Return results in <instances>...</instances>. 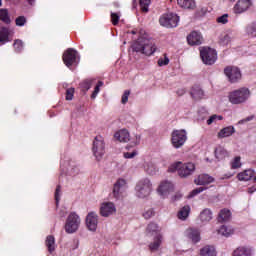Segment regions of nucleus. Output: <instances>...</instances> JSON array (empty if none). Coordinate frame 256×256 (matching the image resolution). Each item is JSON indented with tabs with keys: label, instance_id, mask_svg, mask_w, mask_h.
Returning <instances> with one entry per match:
<instances>
[{
	"label": "nucleus",
	"instance_id": "nucleus-42",
	"mask_svg": "<svg viewBox=\"0 0 256 256\" xmlns=\"http://www.w3.org/2000/svg\"><path fill=\"white\" fill-rule=\"evenodd\" d=\"M149 5H151V0H140V7L143 13H147L149 11Z\"/></svg>",
	"mask_w": 256,
	"mask_h": 256
},
{
	"label": "nucleus",
	"instance_id": "nucleus-49",
	"mask_svg": "<svg viewBox=\"0 0 256 256\" xmlns=\"http://www.w3.org/2000/svg\"><path fill=\"white\" fill-rule=\"evenodd\" d=\"M14 49L15 51H17V53H20V51H23V41L15 40Z\"/></svg>",
	"mask_w": 256,
	"mask_h": 256
},
{
	"label": "nucleus",
	"instance_id": "nucleus-26",
	"mask_svg": "<svg viewBox=\"0 0 256 256\" xmlns=\"http://www.w3.org/2000/svg\"><path fill=\"white\" fill-rule=\"evenodd\" d=\"M234 133H235V127L228 126V127L222 128L218 132L217 137H218V139H225L227 137H231Z\"/></svg>",
	"mask_w": 256,
	"mask_h": 256
},
{
	"label": "nucleus",
	"instance_id": "nucleus-50",
	"mask_svg": "<svg viewBox=\"0 0 256 256\" xmlns=\"http://www.w3.org/2000/svg\"><path fill=\"white\" fill-rule=\"evenodd\" d=\"M129 95H131V91L125 90L122 95V99H121V103L123 105H125L127 103V101H129Z\"/></svg>",
	"mask_w": 256,
	"mask_h": 256
},
{
	"label": "nucleus",
	"instance_id": "nucleus-7",
	"mask_svg": "<svg viewBox=\"0 0 256 256\" xmlns=\"http://www.w3.org/2000/svg\"><path fill=\"white\" fill-rule=\"evenodd\" d=\"M187 142V131L185 129L174 130L171 133V143L175 149H181Z\"/></svg>",
	"mask_w": 256,
	"mask_h": 256
},
{
	"label": "nucleus",
	"instance_id": "nucleus-27",
	"mask_svg": "<svg viewBox=\"0 0 256 256\" xmlns=\"http://www.w3.org/2000/svg\"><path fill=\"white\" fill-rule=\"evenodd\" d=\"M199 219L202 223H209L213 219V211L209 208H205L200 212Z\"/></svg>",
	"mask_w": 256,
	"mask_h": 256
},
{
	"label": "nucleus",
	"instance_id": "nucleus-40",
	"mask_svg": "<svg viewBox=\"0 0 256 256\" xmlns=\"http://www.w3.org/2000/svg\"><path fill=\"white\" fill-rule=\"evenodd\" d=\"M147 233L150 235H159V226L156 223H150L147 227Z\"/></svg>",
	"mask_w": 256,
	"mask_h": 256
},
{
	"label": "nucleus",
	"instance_id": "nucleus-33",
	"mask_svg": "<svg viewBox=\"0 0 256 256\" xmlns=\"http://www.w3.org/2000/svg\"><path fill=\"white\" fill-rule=\"evenodd\" d=\"M215 157H216V159H218V161H223V159H225V157H227V150H225V148H223L221 146L216 148Z\"/></svg>",
	"mask_w": 256,
	"mask_h": 256
},
{
	"label": "nucleus",
	"instance_id": "nucleus-32",
	"mask_svg": "<svg viewBox=\"0 0 256 256\" xmlns=\"http://www.w3.org/2000/svg\"><path fill=\"white\" fill-rule=\"evenodd\" d=\"M190 213H191V207L189 205H186L179 210L178 219H180L181 221H185L187 217H189Z\"/></svg>",
	"mask_w": 256,
	"mask_h": 256
},
{
	"label": "nucleus",
	"instance_id": "nucleus-21",
	"mask_svg": "<svg viewBox=\"0 0 256 256\" xmlns=\"http://www.w3.org/2000/svg\"><path fill=\"white\" fill-rule=\"evenodd\" d=\"M114 138L116 141H120V143H127L131 139V136L129 131L122 129L114 134Z\"/></svg>",
	"mask_w": 256,
	"mask_h": 256
},
{
	"label": "nucleus",
	"instance_id": "nucleus-60",
	"mask_svg": "<svg viewBox=\"0 0 256 256\" xmlns=\"http://www.w3.org/2000/svg\"><path fill=\"white\" fill-rule=\"evenodd\" d=\"M137 33H139V30L138 29H134L131 31V34L132 35H137Z\"/></svg>",
	"mask_w": 256,
	"mask_h": 256
},
{
	"label": "nucleus",
	"instance_id": "nucleus-55",
	"mask_svg": "<svg viewBox=\"0 0 256 256\" xmlns=\"http://www.w3.org/2000/svg\"><path fill=\"white\" fill-rule=\"evenodd\" d=\"M158 65H159V67H163L165 65H169V58L167 56H165L164 58H160L158 60Z\"/></svg>",
	"mask_w": 256,
	"mask_h": 256
},
{
	"label": "nucleus",
	"instance_id": "nucleus-23",
	"mask_svg": "<svg viewBox=\"0 0 256 256\" xmlns=\"http://www.w3.org/2000/svg\"><path fill=\"white\" fill-rule=\"evenodd\" d=\"M253 177H255V170L253 169L244 170L243 172H240L237 175V179L239 181H251Z\"/></svg>",
	"mask_w": 256,
	"mask_h": 256
},
{
	"label": "nucleus",
	"instance_id": "nucleus-52",
	"mask_svg": "<svg viewBox=\"0 0 256 256\" xmlns=\"http://www.w3.org/2000/svg\"><path fill=\"white\" fill-rule=\"evenodd\" d=\"M60 199H61V186H57L56 191H55L56 205H59Z\"/></svg>",
	"mask_w": 256,
	"mask_h": 256
},
{
	"label": "nucleus",
	"instance_id": "nucleus-4",
	"mask_svg": "<svg viewBox=\"0 0 256 256\" xmlns=\"http://www.w3.org/2000/svg\"><path fill=\"white\" fill-rule=\"evenodd\" d=\"M169 173H175L178 171V175L180 177H189V175H193L195 171V164L193 163H186L182 164L181 162H176L171 164L168 168Z\"/></svg>",
	"mask_w": 256,
	"mask_h": 256
},
{
	"label": "nucleus",
	"instance_id": "nucleus-11",
	"mask_svg": "<svg viewBox=\"0 0 256 256\" xmlns=\"http://www.w3.org/2000/svg\"><path fill=\"white\" fill-rule=\"evenodd\" d=\"M173 191H175V186L172 182L167 180L162 181L157 189V193L162 197V199H167L169 194L173 193Z\"/></svg>",
	"mask_w": 256,
	"mask_h": 256
},
{
	"label": "nucleus",
	"instance_id": "nucleus-39",
	"mask_svg": "<svg viewBox=\"0 0 256 256\" xmlns=\"http://www.w3.org/2000/svg\"><path fill=\"white\" fill-rule=\"evenodd\" d=\"M0 21H3V23L6 24L11 23V18H9V12L7 11V9L0 10Z\"/></svg>",
	"mask_w": 256,
	"mask_h": 256
},
{
	"label": "nucleus",
	"instance_id": "nucleus-24",
	"mask_svg": "<svg viewBox=\"0 0 256 256\" xmlns=\"http://www.w3.org/2000/svg\"><path fill=\"white\" fill-rule=\"evenodd\" d=\"M215 179L208 174H201L195 180V185H209V183H213Z\"/></svg>",
	"mask_w": 256,
	"mask_h": 256
},
{
	"label": "nucleus",
	"instance_id": "nucleus-56",
	"mask_svg": "<svg viewBox=\"0 0 256 256\" xmlns=\"http://www.w3.org/2000/svg\"><path fill=\"white\" fill-rule=\"evenodd\" d=\"M153 215H155V211L153 209H149L143 214V217L144 219H151Z\"/></svg>",
	"mask_w": 256,
	"mask_h": 256
},
{
	"label": "nucleus",
	"instance_id": "nucleus-1",
	"mask_svg": "<svg viewBox=\"0 0 256 256\" xmlns=\"http://www.w3.org/2000/svg\"><path fill=\"white\" fill-rule=\"evenodd\" d=\"M133 51L136 53H141L142 55H147L148 57L153 55L155 51H157V47L155 46V42L149 38L140 37L133 44Z\"/></svg>",
	"mask_w": 256,
	"mask_h": 256
},
{
	"label": "nucleus",
	"instance_id": "nucleus-8",
	"mask_svg": "<svg viewBox=\"0 0 256 256\" xmlns=\"http://www.w3.org/2000/svg\"><path fill=\"white\" fill-rule=\"evenodd\" d=\"M159 23L162 27L172 29L173 27H177V25H179V16L174 13L164 14L160 17Z\"/></svg>",
	"mask_w": 256,
	"mask_h": 256
},
{
	"label": "nucleus",
	"instance_id": "nucleus-29",
	"mask_svg": "<svg viewBox=\"0 0 256 256\" xmlns=\"http://www.w3.org/2000/svg\"><path fill=\"white\" fill-rule=\"evenodd\" d=\"M219 223H227V221H231V210L222 209L218 215Z\"/></svg>",
	"mask_w": 256,
	"mask_h": 256
},
{
	"label": "nucleus",
	"instance_id": "nucleus-61",
	"mask_svg": "<svg viewBox=\"0 0 256 256\" xmlns=\"http://www.w3.org/2000/svg\"><path fill=\"white\" fill-rule=\"evenodd\" d=\"M28 3H30V5H33V3H35V0H27Z\"/></svg>",
	"mask_w": 256,
	"mask_h": 256
},
{
	"label": "nucleus",
	"instance_id": "nucleus-59",
	"mask_svg": "<svg viewBox=\"0 0 256 256\" xmlns=\"http://www.w3.org/2000/svg\"><path fill=\"white\" fill-rule=\"evenodd\" d=\"M183 253H187V250H176V255H183Z\"/></svg>",
	"mask_w": 256,
	"mask_h": 256
},
{
	"label": "nucleus",
	"instance_id": "nucleus-31",
	"mask_svg": "<svg viewBox=\"0 0 256 256\" xmlns=\"http://www.w3.org/2000/svg\"><path fill=\"white\" fill-rule=\"evenodd\" d=\"M179 7L182 9H195V0H177Z\"/></svg>",
	"mask_w": 256,
	"mask_h": 256
},
{
	"label": "nucleus",
	"instance_id": "nucleus-43",
	"mask_svg": "<svg viewBox=\"0 0 256 256\" xmlns=\"http://www.w3.org/2000/svg\"><path fill=\"white\" fill-rule=\"evenodd\" d=\"M221 120H223V116L214 114L207 120V125H212V123H217V121Z\"/></svg>",
	"mask_w": 256,
	"mask_h": 256
},
{
	"label": "nucleus",
	"instance_id": "nucleus-48",
	"mask_svg": "<svg viewBox=\"0 0 256 256\" xmlns=\"http://www.w3.org/2000/svg\"><path fill=\"white\" fill-rule=\"evenodd\" d=\"M15 21L17 27H23L25 23H27V18H25V16H19Z\"/></svg>",
	"mask_w": 256,
	"mask_h": 256
},
{
	"label": "nucleus",
	"instance_id": "nucleus-9",
	"mask_svg": "<svg viewBox=\"0 0 256 256\" xmlns=\"http://www.w3.org/2000/svg\"><path fill=\"white\" fill-rule=\"evenodd\" d=\"M200 57L205 65H213L217 61V51L204 47L200 50Z\"/></svg>",
	"mask_w": 256,
	"mask_h": 256
},
{
	"label": "nucleus",
	"instance_id": "nucleus-44",
	"mask_svg": "<svg viewBox=\"0 0 256 256\" xmlns=\"http://www.w3.org/2000/svg\"><path fill=\"white\" fill-rule=\"evenodd\" d=\"M217 23L221 25H227L229 23V14H224L216 19Z\"/></svg>",
	"mask_w": 256,
	"mask_h": 256
},
{
	"label": "nucleus",
	"instance_id": "nucleus-37",
	"mask_svg": "<svg viewBox=\"0 0 256 256\" xmlns=\"http://www.w3.org/2000/svg\"><path fill=\"white\" fill-rule=\"evenodd\" d=\"M79 173H80L79 165L73 162L70 163L68 167V174L71 175L72 177H75V175H79Z\"/></svg>",
	"mask_w": 256,
	"mask_h": 256
},
{
	"label": "nucleus",
	"instance_id": "nucleus-2",
	"mask_svg": "<svg viewBox=\"0 0 256 256\" xmlns=\"http://www.w3.org/2000/svg\"><path fill=\"white\" fill-rule=\"evenodd\" d=\"M251 97V91L249 88L242 87L237 90H233L228 94V101L232 105H242V103H246Z\"/></svg>",
	"mask_w": 256,
	"mask_h": 256
},
{
	"label": "nucleus",
	"instance_id": "nucleus-10",
	"mask_svg": "<svg viewBox=\"0 0 256 256\" xmlns=\"http://www.w3.org/2000/svg\"><path fill=\"white\" fill-rule=\"evenodd\" d=\"M224 74L230 83H237L241 81V70L235 66H227L224 69Z\"/></svg>",
	"mask_w": 256,
	"mask_h": 256
},
{
	"label": "nucleus",
	"instance_id": "nucleus-13",
	"mask_svg": "<svg viewBox=\"0 0 256 256\" xmlns=\"http://www.w3.org/2000/svg\"><path fill=\"white\" fill-rule=\"evenodd\" d=\"M117 213V208L113 202H104L100 206V215L102 217H111Z\"/></svg>",
	"mask_w": 256,
	"mask_h": 256
},
{
	"label": "nucleus",
	"instance_id": "nucleus-36",
	"mask_svg": "<svg viewBox=\"0 0 256 256\" xmlns=\"http://www.w3.org/2000/svg\"><path fill=\"white\" fill-rule=\"evenodd\" d=\"M245 32L249 37H256V22L248 24L245 28Z\"/></svg>",
	"mask_w": 256,
	"mask_h": 256
},
{
	"label": "nucleus",
	"instance_id": "nucleus-62",
	"mask_svg": "<svg viewBox=\"0 0 256 256\" xmlns=\"http://www.w3.org/2000/svg\"><path fill=\"white\" fill-rule=\"evenodd\" d=\"M245 121H251V118H247Z\"/></svg>",
	"mask_w": 256,
	"mask_h": 256
},
{
	"label": "nucleus",
	"instance_id": "nucleus-47",
	"mask_svg": "<svg viewBox=\"0 0 256 256\" xmlns=\"http://www.w3.org/2000/svg\"><path fill=\"white\" fill-rule=\"evenodd\" d=\"M73 95H75V88H68L66 90V101H73Z\"/></svg>",
	"mask_w": 256,
	"mask_h": 256
},
{
	"label": "nucleus",
	"instance_id": "nucleus-41",
	"mask_svg": "<svg viewBox=\"0 0 256 256\" xmlns=\"http://www.w3.org/2000/svg\"><path fill=\"white\" fill-rule=\"evenodd\" d=\"M231 169H239L241 168V156H236L230 163Z\"/></svg>",
	"mask_w": 256,
	"mask_h": 256
},
{
	"label": "nucleus",
	"instance_id": "nucleus-63",
	"mask_svg": "<svg viewBox=\"0 0 256 256\" xmlns=\"http://www.w3.org/2000/svg\"><path fill=\"white\" fill-rule=\"evenodd\" d=\"M1 5H2V1L0 0V7H1Z\"/></svg>",
	"mask_w": 256,
	"mask_h": 256
},
{
	"label": "nucleus",
	"instance_id": "nucleus-46",
	"mask_svg": "<svg viewBox=\"0 0 256 256\" xmlns=\"http://www.w3.org/2000/svg\"><path fill=\"white\" fill-rule=\"evenodd\" d=\"M93 85V80H84L81 83V87L84 91H89L91 89V86Z\"/></svg>",
	"mask_w": 256,
	"mask_h": 256
},
{
	"label": "nucleus",
	"instance_id": "nucleus-34",
	"mask_svg": "<svg viewBox=\"0 0 256 256\" xmlns=\"http://www.w3.org/2000/svg\"><path fill=\"white\" fill-rule=\"evenodd\" d=\"M219 235H222L223 237H231L233 235L234 230L231 227H227L223 225L219 230H218Z\"/></svg>",
	"mask_w": 256,
	"mask_h": 256
},
{
	"label": "nucleus",
	"instance_id": "nucleus-5",
	"mask_svg": "<svg viewBox=\"0 0 256 256\" xmlns=\"http://www.w3.org/2000/svg\"><path fill=\"white\" fill-rule=\"evenodd\" d=\"M79 227H81V217L78 216L76 212H70L65 222V232L68 233V235H72L79 231Z\"/></svg>",
	"mask_w": 256,
	"mask_h": 256
},
{
	"label": "nucleus",
	"instance_id": "nucleus-57",
	"mask_svg": "<svg viewBox=\"0 0 256 256\" xmlns=\"http://www.w3.org/2000/svg\"><path fill=\"white\" fill-rule=\"evenodd\" d=\"M183 197V194L181 193H176L174 196H172V201H179Z\"/></svg>",
	"mask_w": 256,
	"mask_h": 256
},
{
	"label": "nucleus",
	"instance_id": "nucleus-58",
	"mask_svg": "<svg viewBox=\"0 0 256 256\" xmlns=\"http://www.w3.org/2000/svg\"><path fill=\"white\" fill-rule=\"evenodd\" d=\"M255 191H256V186H252V187L248 188V193H250V194L255 193Z\"/></svg>",
	"mask_w": 256,
	"mask_h": 256
},
{
	"label": "nucleus",
	"instance_id": "nucleus-18",
	"mask_svg": "<svg viewBox=\"0 0 256 256\" xmlns=\"http://www.w3.org/2000/svg\"><path fill=\"white\" fill-rule=\"evenodd\" d=\"M232 256H253V248L250 246H239L233 251Z\"/></svg>",
	"mask_w": 256,
	"mask_h": 256
},
{
	"label": "nucleus",
	"instance_id": "nucleus-25",
	"mask_svg": "<svg viewBox=\"0 0 256 256\" xmlns=\"http://www.w3.org/2000/svg\"><path fill=\"white\" fill-rule=\"evenodd\" d=\"M199 256H217V250L213 245H205L200 249Z\"/></svg>",
	"mask_w": 256,
	"mask_h": 256
},
{
	"label": "nucleus",
	"instance_id": "nucleus-6",
	"mask_svg": "<svg viewBox=\"0 0 256 256\" xmlns=\"http://www.w3.org/2000/svg\"><path fill=\"white\" fill-rule=\"evenodd\" d=\"M92 152L96 161L103 159V155H105V138L103 136L98 135L94 138Z\"/></svg>",
	"mask_w": 256,
	"mask_h": 256
},
{
	"label": "nucleus",
	"instance_id": "nucleus-16",
	"mask_svg": "<svg viewBox=\"0 0 256 256\" xmlns=\"http://www.w3.org/2000/svg\"><path fill=\"white\" fill-rule=\"evenodd\" d=\"M97 214L94 212H91L86 217V225L89 229V231H97V225L99 223V220L97 219Z\"/></svg>",
	"mask_w": 256,
	"mask_h": 256
},
{
	"label": "nucleus",
	"instance_id": "nucleus-19",
	"mask_svg": "<svg viewBox=\"0 0 256 256\" xmlns=\"http://www.w3.org/2000/svg\"><path fill=\"white\" fill-rule=\"evenodd\" d=\"M187 41L189 45H201L203 43V36L197 31H193L187 36Z\"/></svg>",
	"mask_w": 256,
	"mask_h": 256
},
{
	"label": "nucleus",
	"instance_id": "nucleus-3",
	"mask_svg": "<svg viewBox=\"0 0 256 256\" xmlns=\"http://www.w3.org/2000/svg\"><path fill=\"white\" fill-rule=\"evenodd\" d=\"M136 197L139 199H147L153 193V182L151 179L144 177L137 181L135 186Z\"/></svg>",
	"mask_w": 256,
	"mask_h": 256
},
{
	"label": "nucleus",
	"instance_id": "nucleus-51",
	"mask_svg": "<svg viewBox=\"0 0 256 256\" xmlns=\"http://www.w3.org/2000/svg\"><path fill=\"white\" fill-rule=\"evenodd\" d=\"M123 156L125 159H133L134 157H137V151L133 150L132 152H124Z\"/></svg>",
	"mask_w": 256,
	"mask_h": 256
},
{
	"label": "nucleus",
	"instance_id": "nucleus-17",
	"mask_svg": "<svg viewBox=\"0 0 256 256\" xmlns=\"http://www.w3.org/2000/svg\"><path fill=\"white\" fill-rule=\"evenodd\" d=\"M185 236L187 239L192 241V243L195 245L196 243H199L201 241V233L197 229L189 228L185 232Z\"/></svg>",
	"mask_w": 256,
	"mask_h": 256
},
{
	"label": "nucleus",
	"instance_id": "nucleus-53",
	"mask_svg": "<svg viewBox=\"0 0 256 256\" xmlns=\"http://www.w3.org/2000/svg\"><path fill=\"white\" fill-rule=\"evenodd\" d=\"M120 15L119 13H111V21L113 23V25H117V23H119V19H120Z\"/></svg>",
	"mask_w": 256,
	"mask_h": 256
},
{
	"label": "nucleus",
	"instance_id": "nucleus-35",
	"mask_svg": "<svg viewBox=\"0 0 256 256\" xmlns=\"http://www.w3.org/2000/svg\"><path fill=\"white\" fill-rule=\"evenodd\" d=\"M46 247L49 253H53L55 251V237L50 235L46 238Z\"/></svg>",
	"mask_w": 256,
	"mask_h": 256
},
{
	"label": "nucleus",
	"instance_id": "nucleus-14",
	"mask_svg": "<svg viewBox=\"0 0 256 256\" xmlns=\"http://www.w3.org/2000/svg\"><path fill=\"white\" fill-rule=\"evenodd\" d=\"M63 61L66 67H71L77 63V52L75 49L69 48L63 54Z\"/></svg>",
	"mask_w": 256,
	"mask_h": 256
},
{
	"label": "nucleus",
	"instance_id": "nucleus-28",
	"mask_svg": "<svg viewBox=\"0 0 256 256\" xmlns=\"http://www.w3.org/2000/svg\"><path fill=\"white\" fill-rule=\"evenodd\" d=\"M143 169L147 175H156L158 171L157 166H155L151 161L144 162Z\"/></svg>",
	"mask_w": 256,
	"mask_h": 256
},
{
	"label": "nucleus",
	"instance_id": "nucleus-22",
	"mask_svg": "<svg viewBox=\"0 0 256 256\" xmlns=\"http://www.w3.org/2000/svg\"><path fill=\"white\" fill-rule=\"evenodd\" d=\"M12 35L13 30L7 27L0 28V43H2V45H5V43L9 42V37H11Z\"/></svg>",
	"mask_w": 256,
	"mask_h": 256
},
{
	"label": "nucleus",
	"instance_id": "nucleus-20",
	"mask_svg": "<svg viewBox=\"0 0 256 256\" xmlns=\"http://www.w3.org/2000/svg\"><path fill=\"white\" fill-rule=\"evenodd\" d=\"M163 243V235L157 234L153 241L149 244V249L152 251V253H155L159 251V248L161 247V244Z\"/></svg>",
	"mask_w": 256,
	"mask_h": 256
},
{
	"label": "nucleus",
	"instance_id": "nucleus-38",
	"mask_svg": "<svg viewBox=\"0 0 256 256\" xmlns=\"http://www.w3.org/2000/svg\"><path fill=\"white\" fill-rule=\"evenodd\" d=\"M203 91L201 88L199 87H194L191 90V96L193 97V99H203Z\"/></svg>",
	"mask_w": 256,
	"mask_h": 256
},
{
	"label": "nucleus",
	"instance_id": "nucleus-54",
	"mask_svg": "<svg viewBox=\"0 0 256 256\" xmlns=\"http://www.w3.org/2000/svg\"><path fill=\"white\" fill-rule=\"evenodd\" d=\"M205 187H199V188H196L194 190H192V192L190 193V197H195V195H199V193H203V191H205Z\"/></svg>",
	"mask_w": 256,
	"mask_h": 256
},
{
	"label": "nucleus",
	"instance_id": "nucleus-15",
	"mask_svg": "<svg viewBox=\"0 0 256 256\" xmlns=\"http://www.w3.org/2000/svg\"><path fill=\"white\" fill-rule=\"evenodd\" d=\"M252 5L253 3L251 0H239L234 6V13H245V11H248Z\"/></svg>",
	"mask_w": 256,
	"mask_h": 256
},
{
	"label": "nucleus",
	"instance_id": "nucleus-30",
	"mask_svg": "<svg viewBox=\"0 0 256 256\" xmlns=\"http://www.w3.org/2000/svg\"><path fill=\"white\" fill-rule=\"evenodd\" d=\"M231 41H233V34H222L219 38V45H221L222 47H227V45H229Z\"/></svg>",
	"mask_w": 256,
	"mask_h": 256
},
{
	"label": "nucleus",
	"instance_id": "nucleus-12",
	"mask_svg": "<svg viewBox=\"0 0 256 256\" xmlns=\"http://www.w3.org/2000/svg\"><path fill=\"white\" fill-rule=\"evenodd\" d=\"M125 189H127V180L123 178L118 179L116 183H114V187L112 191L113 197L115 199H120Z\"/></svg>",
	"mask_w": 256,
	"mask_h": 256
},
{
	"label": "nucleus",
	"instance_id": "nucleus-45",
	"mask_svg": "<svg viewBox=\"0 0 256 256\" xmlns=\"http://www.w3.org/2000/svg\"><path fill=\"white\" fill-rule=\"evenodd\" d=\"M101 87H103V81H99L98 84L96 85L91 98L95 99L97 97V95H99V91H101Z\"/></svg>",
	"mask_w": 256,
	"mask_h": 256
}]
</instances>
